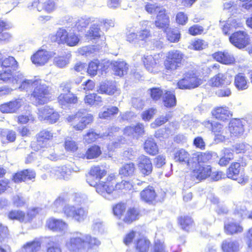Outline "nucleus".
Listing matches in <instances>:
<instances>
[{"mask_svg":"<svg viewBox=\"0 0 252 252\" xmlns=\"http://www.w3.org/2000/svg\"><path fill=\"white\" fill-rule=\"evenodd\" d=\"M66 121L74 131L81 132L94 122V117L86 110L80 109L68 116Z\"/></svg>","mask_w":252,"mask_h":252,"instance_id":"3","label":"nucleus"},{"mask_svg":"<svg viewBox=\"0 0 252 252\" xmlns=\"http://www.w3.org/2000/svg\"><path fill=\"white\" fill-rule=\"evenodd\" d=\"M11 26L9 21L0 18V43L8 42L12 38V34L7 32Z\"/></svg>","mask_w":252,"mask_h":252,"instance_id":"22","label":"nucleus"},{"mask_svg":"<svg viewBox=\"0 0 252 252\" xmlns=\"http://www.w3.org/2000/svg\"><path fill=\"white\" fill-rule=\"evenodd\" d=\"M63 212L67 218H71L75 221L83 222L87 217L88 209L83 207L76 208L73 205H65L63 208Z\"/></svg>","mask_w":252,"mask_h":252,"instance_id":"8","label":"nucleus"},{"mask_svg":"<svg viewBox=\"0 0 252 252\" xmlns=\"http://www.w3.org/2000/svg\"><path fill=\"white\" fill-rule=\"evenodd\" d=\"M163 32L165 33L166 40L169 43H177L181 39V32L177 28H171L169 26L168 29L164 30Z\"/></svg>","mask_w":252,"mask_h":252,"instance_id":"33","label":"nucleus"},{"mask_svg":"<svg viewBox=\"0 0 252 252\" xmlns=\"http://www.w3.org/2000/svg\"><path fill=\"white\" fill-rule=\"evenodd\" d=\"M139 216V211L137 209L135 208H130L127 211L124 220L126 223H130L138 219Z\"/></svg>","mask_w":252,"mask_h":252,"instance_id":"49","label":"nucleus"},{"mask_svg":"<svg viewBox=\"0 0 252 252\" xmlns=\"http://www.w3.org/2000/svg\"><path fill=\"white\" fill-rule=\"evenodd\" d=\"M100 62L97 59L91 61L88 64L87 73L91 76L96 75L98 69Z\"/></svg>","mask_w":252,"mask_h":252,"instance_id":"54","label":"nucleus"},{"mask_svg":"<svg viewBox=\"0 0 252 252\" xmlns=\"http://www.w3.org/2000/svg\"><path fill=\"white\" fill-rule=\"evenodd\" d=\"M25 213L20 210H12L8 214V217L12 220H18L19 221H23L25 218Z\"/></svg>","mask_w":252,"mask_h":252,"instance_id":"59","label":"nucleus"},{"mask_svg":"<svg viewBox=\"0 0 252 252\" xmlns=\"http://www.w3.org/2000/svg\"><path fill=\"white\" fill-rule=\"evenodd\" d=\"M185 55L177 49L166 52L163 62V71L168 74H173L180 69L185 61Z\"/></svg>","mask_w":252,"mask_h":252,"instance_id":"2","label":"nucleus"},{"mask_svg":"<svg viewBox=\"0 0 252 252\" xmlns=\"http://www.w3.org/2000/svg\"><path fill=\"white\" fill-rule=\"evenodd\" d=\"M191 45L193 50L200 51L206 48L208 46V44L204 40L197 38L192 42Z\"/></svg>","mask_w":252,"mask_h":252,"instance_id":"56","label":"nucleus"},{"mask_svg":"<svg viewBox=\"0 0 252 252\" xmlns=\"http://www.w3.org/2000/svg\"><path fill=\"white\" fill-rule=\"evenodd\" d=\"M171 117L170 114H167L165 116H160L155 120L151 124V126L153 128H157L167 122Z\"/></svg>","mask_w":252,"mask_h":252,"instance_id":"55","label":"nucleus"},{"mask_svg":"<svg viewBox=\"0 0 252 252\" xmlns=\"http://www.w3.org/2000/svg\"><path fill=\"white\" fill-rule=\"evenodd\" d=\"M123 132L126 136L138 138L144 135V126L142 123H138L134 126H126L124 128Z\"/></svg>","mask_w":252,"mask_h":252,"instance_id":"21","label":"nucleus"},{"mask_svg":"<svg viewBox=\"0 0 252 252\" xmlns=\"http://www.w3.org/2000/svg\"><path fill=\"white\" fill-rule=\"evenodd\" d=\"M112 69L115 75L123 77L128 69V64L123 61H115L111 63Z\"/></svg>","mask_w":252,"mask_h":252,"instance_id":"29","label":"nucleus"},{"mask_svg":"<svg viewBox=\"0 0 252 252\" xmlns=\"http://www.w3.org/2000/svg\"><path fill=\"white\" fill-rule=\"evenodd\" d=\"M16 133L12 129H7V130L1 129L0 130V138L2 141L6 140L8 143H13L16 141Z\"/></svg>","mask_w":252,"mask_h":252,"instance_id":"42","label":"nucleus"},{"mask_svg":"<svg viewBox=\"0 0 252 252\" xmlns=\"http://www.w3.org/2000/svg\"><path fill=\"white\" fill-rule=\"evenodd\" d=\"M53 138V133L51 131L47 129L40 130L36 135L37 142L43 145L42 147H46L47 143Z\"/></svg>","mask_w":252,"mask_h":252,"instance_id":"36","label":"nucleus"},{"mask_svg":"<svg viewBox=\"0 0 252 252\" xmlns=\"http://www.w3.org/2000/svg\"><path fill=\"white\" fill-rule=\"evenodd\" d=\"M193 155L198 164L207 162L212 157L211 154L203 152H197L194 153Z\"/></svg>","mask_w":252,"mask_h":252,"instance_id":"57","label":"nucleus"},{"mask_svg":"<svg viewBox=\"0 0 252 252\" xmlns=\"http://www.w3.org/2000/svg\"><path fill=\"white\" fill-rule=\"evenodd\" d=\"M156 109L154 108H149L144 111L141 115L142 120L144 121H149L156 114Z\"/></svg>","mask_w":252,"mask_h":252,"instance_id":"62","label":"nucleus"},{"mask_svg":"<svg viewBox=\"0 0 252 252\" xmlns=\"http://www.w3.org/2000/svg\"><path fill=\"white\" fill-rule=\"evenodd\" d=\"M41 247V243L38 239L27 242L22 247L21 252H36L38 251Z\"/></svg>","mask_w":252,"mask_h":252,"instance_id":"41","label":"nucleus"},{"mask_svg":"<svg viewBox=\"0 0 252 252\" xmlns=\"http://www.w3.org/2000/svg\"><path fill=\"white\" fill-rule=\"evenodd\" d=\"M67 205L68 204H66L64 199L63 197L59 196L55 200L52 207L54 212H58L62 209L63 210L64 207Z\"/></svg>","mask_w":252,"mask_h":252,"instance_id":"60","label":"nucleus"},{"mask_svg":"<svg viewBox=\"0 0 252 252\" xmlns=\"http://www.w3.org/2000/svg\"><path fill=\"white\" fill-rule=\"evenodd\" d=\"M228 130L231 137H239L244 132V125L238 119H233L229 123Z\"/></svg>","mask_w":252,"mask_h":252,"instance_id":"23","label":"nucleus"},{"mask_svg":"<svg viewBox=\"0 0 252 252\" xmlns=\"http://www.w3.org/2000/svg\"><path fill=\"white\" fill-rule=\"evenodd\" d=\"M143 149L149 155L154 156L158 153V148L155 139L148 137L143 143Z\"/></svg>","mask_w":252,"mask_h":252,"instance_id":"30","label":"nucleus"},{"mask_svg":"<svg viewBox=\"0 0 252 252\" xmlns=\"http://www.w3.org/2000/svg\"><path fill=\"white\" fill-rule=\"evenodd\" d=\"M174 158L176 161L180 163H186L189 169L194 170L197 163L190 158V155L188 151L184 149H180L176 151L174 155Z\"/></svg>","mask_w":252,"mask_h":252,"instance_id":"13","label":"nucleus"},{"mask_svg":"<svg viewBox=\"0 0 252 252\" xmlns=\"http://www.w3.org/2000/svg\"><path fill=\"white\" fill-rule=\"evenodd\" d=\"M138 166L142 173H151L153 169V165L150 158L142 155L139 158Z\"/></svg>","mask_w":252,"mask_h":252,"instance_id":"34","label":"nucleus"},{"mask_svg":"<svg viewBox=\"0 0 252 252\" xmlns=\"http://www.w3.org/2000/svg\"><path fill=\"white\" fill-rule=\"evenodd\" d=\"M35 174H14L13 180L15 183H19L22 182L29 183V181H33Z\"/></svg>","mask_w":252,"mask_h":252,"instance_id":"51","label":"nucleus"},{"mask_svg":"<svg viewBox=\"0 0 252 252\" xmlns=\"http://www.w3.org/2000/svg\"><path fill=\"white\" fill-rule=\"evenodd\" d=\"M162 102L166 108H172L176 105L177 101L174 91L166 90L162 97Z\"/></svg>","mask_w":252,"mask_h":252,"instance_id":"37","label":"nucleus"},{"mask_svg":"<svg viewBox=\"0 0 252 252\" xmlns=\"http://www.w3.org/2000/svg\"><path fill=\"white\" fill-rule=\"evenodd\" d=\"M240 220L236 221L232 218L228 219L224 221V230L228 235H235L243 231V227L240 223Z\"/></svg>","mask_w":252,"mask_h":252,"instance_id":"17","label":"nucleus"},{"mask_svg":"<svg viewBox=\"0 0 252 252\" xmlns=\"http://www.w3.org/2000/svg\"><path fill=\"white\" fill-rule=\"evenodd\" d=\"M119 91L116 82L113 81L106 80L100 83L97 92L100 94L113 95Z\"/></svg>","mask_w":252,"mask_h":252,"instance_id":"20","label":"nucleus"},{"mask_svg":"<svg viewBox=\"0 0 252 252\" xmlns=\"http://www.w3.org/2000/svg\"><path fill=\"white\" fill-rule=\"evenodd\" d=\"M32 6L37 11H44L47 13H51L58 8V5L54 0H34Z\"/></svg>","mask_w":252,"mask_h":252,"instance_id":"12","label":"nucleus"},{"mask_svg":"<svg viewBox=\"0 0 252 252\" xmlns=\"http://www.w3.org/2000/svg\"><path fill=\"white\" fill-rule=\"evenodd\" d=\"M150 95L155 102L160 100L164 94L163 90L159 87H154L149 89Z\"/></svg>","mask_w":252,"mask_h":252,"instance_id":"53","label":"nucleus"},{"mask_svg":"<svg viewBox=\"0 0 252 252\" xmlns=\"http://www.w3.org/2000/svg\"><path fill=\"white\" fill-rule=\"evenodd\" d=\"M226 79V76L225 74L218 73L209 79V86L211 88H219L224 84Z\"/></svg>","mask_w":252,"mask_h":252,"instance_id":"39","label":"nucleus"},{"mask_svg":"<svg viewBox=\"0 0 252 252\" xmlns=\"http://www.w3.org/2000/svg\"><path fill=\"white\" fill-rule=\"evenodd\" d=\"M22 106V99L14 98L0 105V111L3 114H12L16 113Z\"/></svg>","mask_w":252,"mask_h":252,"instance_id":"16","label":"nucleus"},{"mask_svg":"<svg viewBox=\"0 0 252 252\" xmlns=\"http://www.w3.org/2000/svg\"><path fill=\"white\" fill-rule=\"evenodd\" d=\"M246 163L242 160L239 161L233 162L228 168V173H240L244 171Z\"/></svg>","mask_w":252,"mask_h":252,"instance_id":"43","label":"nucleus"},{"mask_svg":"<svg viewBox=\"0 0 252 252\" xmlns=\"http://www.w3.org/2000/svg\"><path fill=\"white\" fill-rule=\"evenodd\" d=\"M79 38L75 33H69L67 32V37L66 38L65 43L70 47L75 46L78 44L79 42Z\"/></svg>","mask_w":252,"mask_h":252,"instance_id":"58","label":"nucleus"},{"mask_svg":"<svg viewBox=\"0 0 252 252\" xmlns=\"http://www.w3.org/2000/svg\"><path fill=\"white\" fill-rule=\"evenodd\" d=\"M38 117L40 121L54 124L59 120L60 115L53 108L46 106L38 110Z\"/></svg>","mask_w":252,"mask_h":252,"instance_id":"10","label":"nucleus"},{"mask_svg":"<svg viewBox=\"0 0 252 252\" xmlns=\"http://www.w3.org/2000/svg\"><path fill=\"white\" fill-rule=\"evenodd\" d=\"M100 28L98 25H92L88 31V36L91 39L99 38L100 37Z\"/></svg>","mask_w":252,"mask_h":252,"instance_id":"61","label":"nucleus"},{"mask_svg":"<svg viewBox=\"0 0 252 252\" xmlns=\"http://www.w3.org/2000/svg\"><path fill=\"white\" fill-rule=\"evenodd\" d=\"M157 196L153 187L148 186L140 192V197L142 201L148 204H152Z\"/></svg>","mask_w":252,"mask_h":252,"instance_id":"35","label":"nucleus"},{"mask_svg":"<svg viewBox=\"0 0 252 252\" xmlns=\"http://www.w3.org/2000/svg\"><path fill=\"white\" fill-rule=\"evenodd\" d=\"M230 42L239 49L248 47L251 44L250 36L246 31H237L233 32L229 37Z\"/></svg>","mask_w":252,"mask_h":252,"instance_id":"7","label":"nucleus"},{"mask_svg":"<svg viewBox=\"0 0 252 252\" xmlns=\"http://www.w3.org/2000/svg\"><path fill=\"white\" fill-rule=\"evenodd\" d=\"M250 82L244 73L236 74L234 78V85L238 91H244L249 87Z\"/></svg>","mask_w":252,"mask_h":252,"instance_id":"27","label":"nucleus"},{"mask_svg":"<svg viewBox=\"0 0 252 252\" xmlns=\"http://www.w3.org/2000/svg\"><path fill=\"white\" fill-rule=\"evenodd\" d=\"M17 70L5 69L0 71V81L6 83L12 82L17 83L23 77V74Z\"/></svg>","mask_w":252,"mask_h":252,"instance_id":"14","label":"nucleus"},{"mask_svg":"<svg viewBox=\"0 0 252 252\" xmlns=\"http://www.w3.org/2000/svg\"><path fill=\"white\" fill-rule=\"evenodd\" d=\"M98 176L100 180L96 187V191L104 197L108 198L107 195L114 190L113 186L109 185L110 182L114 179V174H98Z\"/></svg>","mask_w":252,"mask_h":252,"instance_id":"6","label":"nucleus"},{"mask_svg":"<svg viewBox=\"0 0 252 252\" xmlns=\"http://www.w3.org/2000/svg\"><path fill=\"white\" fill-rule=\"evenodd\" d=\"M119 112L120 110L117 106H110L99 113L98 118L102 120H112L118 115Z\"/></svg>","mask_w":252,"mask_h":252,"instance_id":"32","label":"nucleus"},{"mask_svg":"<svg viewBox=\"0 0 252 252\" xmlns=\"http://www.w3.org/2000/svg\"><path fill=\"white\" fill-rule=\"evenodd\" d=\"M63 147L66 152L73 153L76 152L79 149L77 143L71 138L65 139Z\"/></svg>","mask_w":252,"mask_h":252,"instance_id":"46","label":"nucleus"},{"mask_svg":"<svg viewBox=\"0 0 252 252\" xmlns=\"http://www.w3.org/2000/svg\"><path fill=\"white\" fill-rule=\"evenodd\" d=\"M101 138L100 133H97L94 128H90L83 135V139L88 144L93 143Z\"/></svg>","mask_w":252,"mask_h":252,"instance_id":"40","label":"nucleus"},{"mask_svg":"<svg viewBox=\"0 0 252 252\" xmlns=\"http://www.w3.org/2000/svg\"><path fill=\"white\" fill-rule=\"evenodd\" d=\"M216 61L225 65H231L235 63L234 56L227 51H217L212 55Z\"/></svg>","mask_w":252,"mask_h":252,"instance_id":"19","label":"nucleus"},{"mask_svg":"<svg viewBox=\"0 0 252 252\" xmlns=\"http://www.w3.org/2000/svg\"><path fill=\"white\" fill-rule=\"evenodd\" d=\"M203 83L195 69L188 70L184 73L182 78L177 82V87L180 90H192L198 87Z\"/></svg>","mask_w":252,"mask_h":252,"instance_id":"5","label":"nucleus"},{"mask_svg":"<svg viewBox=\"0 0 252 252\" xmlns=\"http://www.w3.org/2000/svg\"><path fill=\"white\" fill-rule=\"evenodd\" d=\"M234 214L240 220L246 218H249V212L246 207L243 205H237L235 209Z\"/></svg>","mask_w":252,"mask_h":252,"instance_id":"48","label":"nucleus"},{"mask_svg":"<svg viewBox=\"0 0 252 252\" xmlns=\"http://www.w3.org/2000/svg\"><path fill=\"white\" fill-rule=\"evenodd\" d=\"M51 56L49 52L44 49H39L31 57L33 63L37 65H43L47 63Z\"/></svg>","mask_w":252,"mask_h":252,"instance_id":"24","label":"nucleus"},{"mask_svg":"<svg viewBox=\"0 0 252 252\" xmlns=\"http://www.w3.org/2000/svg\"><path fill=\"white\" fill-rule=\"evenodd\" d=\"M17 118V122L19 125H25L30 122H33L34 121V119L32 115L21 114L18 115Z\"/></svg>","mask_w":252,"mask_h":252,"instance_id":"64","label":"nucleus"},{"mask_svg":"<svg viewBox=\"0 0 252 252\" xmlns=\"http://www.w3.org/2000/svg\"><path fill=\"white\" fill-rule=\"evenodd\" d=\"M102 154L101 147L97 144L92 145L87 148L83 155V158L93 159L99 157Z\"/></svg>","mask_w":252,"mask_h":252,"instance_id":"31","label":"nucleus"},{"mask_svg":"<svg viewBox=\"0 0 252 252\" xmlns=\"http://www.w3.org/2000/svg\"><path fill=\"white\" fill-rule=\"evenodd\" d=\"M0 66L2 69L17 70L19 63L14 57L7 56L5 53L0 52Z\"/></svg>","mask_w":252,"mask_h":252,"instance_id":"18","label":"nucleus"},{"mask_svg":"<svg viewBox=\"0 0 252 252\" xmlns=\"http://www.w3.org/2000/svg\"><path fill=\"white\" fill-rule=\"evenodd\" d=\"M84 100L85 104L89 106L98 104L102 101V97L95 93H91L86 95Z\"/></svg>","mask_w":252,"mask_h":252,"instance_id":"45","label":"nucleus"},{"mask_svg":"<svg viewBox=\"0 0 252 252\" xmlns=\"http://www.w3.org/2000/svg\"><path fill=\"white\" fill-rule=\"evenodd\" d=\"M19 89L26 91L33 89L31 96L36 105H44L52 100L51 87L41 79H25L21 82Z\"/></svg>","mask_w":252,"mask_h":252,"instance_id":"1","label":"nucleus"},{"mask_svg":"<svg viewBox=\"0 0 252 252\" xmlns=\"http://www.w3.org/2000/svg\"><path fill=\"white\" fill-rule=\"evenodd\" d=\"M170 17L168 13L165 8H161L157 13L154 24L157 28L162 30L163 31L168 29L170 26Z\"/></svg>","mask_w":252,"mask_h":252,"instance_id":"15","label":"nucleus"},{"mask_svg":"<svg viewBox=\"0 0 252 252\" xmlns=\"http://www.w3.org/2000/svg\"><path fill=\"white\" fill-rule=\"evenodd\" d=\"M92 228L94 233H102L104 231V224L99 219L93 220Z\"/></svg>","mask_w":252,"mask_h":252,"instance_id":"63","label":"nucleus"},{"mask_svg":"<svg viewBox=\"0 0 252 252\" xmlns=\"http://www.w3.org/2000/svg\"><path fill=\"white\" fill-rule=\"evenodd\" d=\"M233 159V153L232 150L225 149L224 151L223 156L221 157L219 161V164L221 166H225L230 160Z\"/></svg>","mask_w":252,"mask_h":252,"instance_id":"47","label":"nucleus"},{"mask_svg":"<svg viewBox=\"0 0 252 252\" xmlns=\"http://www.w3.org/2000/svg\"><path fill=\"white\" fill-rule=\"evenodd\" d=\"M48 227L55 232H63L67 228L66 222L60 219L51 218L49 219L46 222Z\"/></svg>","mask_w":252,"mask_h":252,"instance_id":"26","label":"nucleus"},{"mask_svg":"<svg viewBox=\"0 0 252 252\" xmlns=\"http://www.w3.org/2000/svg\"><path fill=\"white\" fill-rule=\"evenodd\" d=\"M221 249L223 252H238L240 244L236 240H225L222 242Z\"/></svg>","mask_w":252,"mask_h":252,"instance_id":"38","label":"nucleus"},{"mask_svg":"<svg viewBox=\"0 0 252 252\" xmlns=\"http://www.w3.org/2000/svg\"><path fill=\"white\" fill-rule=\"evenodd\" d=\"M150 245L149 240L144 238L139 239L136 243V250L139 252H148Z\"/></svg>","mask_w":252,"mask_h":252,"instance_id":"52","label":"nucleus"},{"mask_svg":"<svg viewBox=\"0 0 252 252\" xmlns=\"http://www.w3.org/2000/svg\"><path fill=\"white\" fill-rule=\"evenodd\" d=\"M178 220L183 230L189 231L192 228L193 220L190 217L188 216L181 217Z\"/></svg>","mask_w":252,"mask_h":252,"instance_id":"50","label":"nucleus"},{"mask_svg":"<svg viewBox=\"0 0 252 252\" xmlns=\"http://www.w3.org/2000/svg\"><path fill=\"white\" fill-rule=\"evenodd\" d=\"M58 102L62 106L76 104L78 102L77 96L72 93L61 94L58 97Z\"/></svg>","mask_w":252,"mask_h":252,"instance_id":"28","label":"nucleus"},{"mask_svg":"<svg viewBox=\"0 0 252 252\" xmlns=\"http://www.w3.org/2000/svg\"><path fill=\"white\" fill-rule=\"evenodd\" d=\"M67 32L63 28H59L53 36V40L58 44H64L66 41Z\"/></svg>","mask_w":252,"mask_h":252,"instance_id":"44","label":"nucleus"},{"mask_svg":"<svg viewBox=\"0 0 252 252\" xmlns=\"http://www.w3.org/2000/svg\"><path fill=\"white\" fill-rule=\"evenodd\" d=\"M212 115L216 119L222 122L228 121L232 116L228 108L226 106L215 107L212 111Z\"/></svg>","mask_w":252,"mask_h":252,"instance_id":"25","label":"nucleus"},{"mask_svg":"<svg viewBox=\"0 0 252 252\" xmlns=\"http://www.w3.org/2000/svg\"><path fill=\"white\" fill-rule=\"evenodd\" d=\"M226 178L236 181L241 184H245L249 180V177L245 174H188L186 177L190 178L193 184L198 183L206 179L211 181H218L222 178Z\"/></svg>","mask_w":252,"mask_h":252,"instance_id":"4","label":"nucleus"},{"mask_svg":"<svg viewBox=\"0 0 252 252\" xmlns=\"http://www.w3.org/2000/svg\"><path fill=\"white\" fill-rule=\"evenodd\" d=\"M85 235L76 232L66 242V246L70 251L76 252L85 247Z\"/></svg>","mask_w":252,"mask_h":252,"instance_id":"11","label":"nucleus"},{"mask_svg":"<svg viewBox=\"0 0 252 252\" xmlns=\"http://www.w3.org/2000/svg\"><path fill=\"white\" fill-rule=\"evenodd\" d=\"M162 55L156 53L154 55L144 56L142 61L146 69L151 72H157L159 70Z\"/></svg>","mask_w":252,"mask_h":252,"instance_id":"9","label":"nucleus"}]
</instances>
